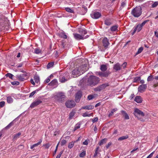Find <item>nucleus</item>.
Wrapping results in <instances>:
<instances>
[{"mask_svg":"<svg viewBox=\"0 0 158 158\" xmlns=\"http://www.w3.org/2000/svg\"><path fill=\"white\" fill-rule=\"evenodd\" d=\"M100 81V78L95 76H91L88 78L87 84L89 86L93 87L98 84Z\"/></svg>","mask_w":158,"mask_h":158,"instance_id":"obj_1","label":"nucleus"},{"mask_svg":"<svg viewBox=\"0 0 158 158\" xmlns=\"http://www.w3.org/2000/svg\"><path fill=\"white\" fill-rule=\"evenodd\" d=\"M10 26L9 20L7 18L3 17L0 18V30H8Z\"/></svg>","mask_w":158,"mask_h":158,"instance_id":"obj_2","label":"nucleus"},{"mask_svg":"<svg viewBox=\"0 0 158 158\" xmlns=\"http://www.w3.org/2000/svg\"><path fill=\"white\" fill-rule=\"evenodd\" d=\"M134 114L139 120L143 122L145 121L144 117L145 115L144 114L138 109H135L134 112Z\"/></svg>","mask_w":158,"mask_h":158,"instance_id":"obj_3","label":"nucleus"},{"mask_svg":"<svg viewBox=\"0 0 158 158\" xmlns=\"http://www.w3.org/2000/svg\"><path fill=\"white\" fill-rule=\"evenodd\" d=\"M142 9L140 6L135 7L131 11V14L135 17H139L142 14Z\"/></svg>","mask_w":158,"mask_h":158,"instance_id":"obj_4","label":"nucleus"},{"mask_svg":"<svg viewBox=\"0 0 158 158\" xmlns=\"http://www.w3.org/2000/svg\"><path fill=\"white\" fill-rule=\"evenodd\" d=\"M148 21L149 20H145L141 24H139L135 26L133 28V32L132 33V35H134L136 31L138 32H139L142 29L143 27Z\"/></svg>","mask_w":158,"mask_h":158,"instance_id":"obj_5","label":"nucleus"},{"mask_svg":"<svg viewBox=\"0 0 158 158\" xmlns=\"http://www.w3.org/2000/svg\"><path fill=\"white\" fill-rule=\"evenodd\" d=\"M55 98L59 102H62L64 101L65 96L64 93L60 92L56 94Z\"/></svg>","mask_w":158,"mask_h":158,"instance_id":"obj_6","label":"nucleus"},{"mask_svg":"<svg viewBox=\"0 0 158 158\" xmlns=\"http://www.w3.org/2000/svg\"><path fill=\"white\" fill-rule=\"evenodd\" d=\"M109 86V83H106L94 88V90L96 92H100L102 90L104 89L106 87Z\"/></svg>","mask_w":158,"mask_h":158,"instance_id":"obj_7","label":"nucleus"},{"mask_svg":"<svg viewBox=\"0 0 158 158\" xmlns=\"http://www.w3.org/2000/svg\"><path fill=\"white\" fill-rule=\"evenodd\" d=\"M78 68L80 73V74H81L87 71L89 69L87 64H83L79 66Z\"/></svg>","mask_w":158,"mask_h":158,"instance_id":"obj_8","label":"nucleus"},{"mask_svg":"<svg viewBox=\"0 0 158 158\" xmlns=\"http://www.w3.org/2000/svg\"><path fill=\"white\" fill-rule=\"evenodd\" d=\"M76 103L73 100H68L65 103L66 107L68 108H72L75 106Z\"/></svg>","mask_w":158,"mask_h":158,"instance_id":"obj_9","label":"nucleus"},{"mask_svg":"<svg viewBox=\"0 0 158 158\" xmlns=\"http://www.w3.org/2000/svg\"><path fill=\"white\" fill-rule=\"evenodd\" d=\"M69 75L68 73L63 74V75H60L59 77V79L60 82H64L67 80V78Z\"/></svg>","mask_w":158,"mask_h":158,"instance_id":"obj_10","label":"nucleus"},{"mask_svg":"<svg viewBox=\"0 0 158 158\" xmlns=\"http://www.w3.org/2000/svg\"><path fill=\"white\" fill-rule=\"evenodd\" d=\"M91 17L94 19H98L101 16L100 13L97 11H93L90 14Z\"/></svg>","mask_w":158,"mask_h":158,"instance_id":"obj_11","label":"nucleus"},{"mask_svg":"<svg viewBox=\"0 0 158 158\" xmlns=\"http://www.w3.org/2000/svg\"><path fill=\"white\" fill-rule=\"evenodd\" d=\"M73 35L74 38L77 40H84L85 39L87 38L88 37L87 35L84 37V35H81L77 33H73Z\"/></svg>","mask_w":158,"mask_h":158,"instance_id":"obj_12","label":"nucleus"},{"mask_svg":"<svg viewBox=\"0 0 158 158\" xmlns=\"http://www.w3.org/2000/svg\"><path fill=\"white\" fill-rule=\"evenodd\" d=\"M17 78L18 80L21 81H23L25 80L27 78V73L26 72H24V74L17 76Z\"/></svg>","mask_w":158,"mask_h":158,"instance_id":"obj_13","label":"nucleus"},{"mask_svg":"<svg viewBox=\"0 0 158 158\" xmlns=\"http://www.w3.org/2000/svg\"><path fill=\"white\" fill-rule=\"evenodd\" d=\"M147 88L146 84H142L139 85L138 88V91L140 93L144 92Z\"/></svg>","mask_w":158,"mask_h":158,"instance_id":"obj_14","label":"nucleus"},{"mask_svg":"<svg viewBox=\"0 0 158 158\" xmlns=\"http://www.w3.org/2000/svg\"><path fill=\"white\" fill-rule=\"evenodd\" d=\"M42 102V101L40 100L37 99L33 102L31 105L30 107L31 108H34L40 104Z\"/></svg>","mask_w":158,"mask_h":158,"instance_id":"obj_15","label":"nucleus"},{"mask_svg":"<svg viewBox=\"0 0 158 158\" xmlns=\"http://www.w3.org/2000/svg\"><path fill=\"white\" fill-rule=\"evenodd\" d=\"M102 44L103 46L105 49L107 48L108 46L110 44L108 40L106 37L103 39Z\"/></svg>","mask_w":158,"mask_h":158,"instance_id":"obj_16","label":"nucleus"},{"mask_svg":"<svg viewBox=\"0 0 158 158\" xmlns=\"http://www.w3.org/2000/svg\"><path fill=\"white\" fill-rule=\"evenodd\" d=\"M82 96V94L80 92H77L75 97V101L76 102H78L79 101Z\"/></svg>","mask_w":158,"mask_h":158,"instance_id":"obj_17","label":"nucleus"},{"mask_svg":"<svg viewBox=\"0 0 158 158\" xmlns=\"http://www.w3.org/2000/svg\"><path fill=\"white\" fill-rule=\"evenodd\" d=\"M113 69L115 71H118L121 70V66L119 63H117L114 65Z\"/></svg>","mask_w":158,"mask_h":158,"instance_id":"obj_18","label":"nucleus"},{"mask_svg":"<svg viewBox=\"0 0 158 158\" xmlns=\"http://www.w3.org/2000/svg\"><path fill=\"white\" fill-rule=\"evenodd\" d=\"M80 73L79 71V70H78V68L74 69L72 71V74L74 75L78 76L81 75L80 74Z\"/></svg>","mask_w":158,"mask_h":158,"instance_id":"obj_19","label":"nucleus"},{"mask_svg":"<svg viewBox=\"0 0 158 158\" xmlns=\"http://www.w3.org/2000/svg\"><path fill=\"white\" fill-rule=\"evenodd\" d=\"M134 101L138 103H141L142 102L143 99L140 96H137L135 98Z\"/></svg>","mask_w":158,"mask_h":158,"instance_id":"obj_20","label":"nucleus"},{"mask_svg":"<svg viewBox=\"0 0 158 158\" xmlns=\"http://www.w3.org/2000/svg\"><path fill=\"white\" fill-rule=\"evenodd\" d=\"M104 23L107 26L110 25L112 23L111 19L109 18L106 19L105 20Z\"/></svg>","mask_w":158,"mask_h":158,"instance_id":"obj_21","label":"nucleus"},{"mask_svg":"<svg viewBox=\"0 0 158 158\" xmlns=\"http://www.w3.org/2000/svg\"><path fill=\"white\" fill-rule=\"evenodd\" d=\"M57 84L58 82L57 80L56 79H54L49 83L48 85L50 86H54L57 85Z\"/></svg>","mask_w":158,"mask_h":158,"instance_id":"obj_22","label":"nucleus"},{"mask_svg":"<svg viewBox=\"0 0 158 158\" xmlns=\"http://www.w3.org/2000/svg\"><path fill=\"white\" fill-rule=\"evenodd\" d=\"M107 66L106 65L102 64L100 66V69L102 72H105L107 69Z\"/></svg>","mask_w":158,"mask_h":158,"instance_id":"obj_23","label":"nucleus"},{"mask_svg":"<svg viewBox=\"0 0 158 158\" xmlns=\"http://www.w3.org/2000/svg\"><path fill=\"white\" fill-rule=\"evenodd\" d=\"M107 140V139L106 138L103 139L101 140L98 143V144L100 146H102L103 144L106 143Z\"/></svg>","mask_w":158,"mask_h":158,"instance_id":"obj_24","label":"nucleus"},{"mask_svg":"<svg viewBox=\"0 0 158 158\" xmlns=\"http://www.w3.org/2000/svg\"><path fill=\"white\" fill-rule=\"evenodd\" d=\"M7 101L9 103H12L14 101L13 97L11 96H8L7 97Z\"/></svg>","mask_w":158,"mask_h":158,"instance_id":"obj_25","label":"nucleus"},{"mask_svg":"<svg viewBox=\"0 0 158 158\" xmlns=\"http://www.w3.org/2000/svg\"><path fill=\"white\" fill-rule=\"evenodd\" d=\"M21 135V133L19 132L17 134H15L13 136V139L14 140H16L19 137L20 135Z\"/></svg>","mask_w":158,"mask_h":158,"instance_id":"obj_26","label":"nucleus"},{"mask_svg":"<svg viewBox=\"0 0 158 158\" xmlns=\"http://www.w3.org/2000/svg\"><path fill=\"white\" fill-rule=\"evenodd\" d=\"M94 108V106L91 105L86 106L82 108L84 109H86L88 110H92Z\"/></svg>","mask_w":158,"mask_h":158,"instance_id":"obj_27","label":"nucleus"},{"mask_svg":"<svg viewBox=\"0 0 158 158\" xmlns=\"http://www.w3.org/2000/svg\"><path fill=\"white\" fill-rule=\"evenodd\" d=\"M42 142V140H40V141L38 143L34 144L32 145L31 146L30 148L31 149H32L34 147L38 146V145H40L41 143Z\"/></svg>","mask_w":158,"mask_h":158,"instance_id":"obj_28","label":"nucleus"},{"mask_svg":"<svg viewBox=\"0 0 158 158\" xmlns=\"http://www.w3.org/2000/svg\"><path fill=\"white\" fill-rule=\"evenodd\" d=\"M129 137V136L128 135H126L125 136H122V137H119L118 139V140L119 141H122L124 139H127Z\"/></svg>","mask_w":158,"mask_h":158,"instance_id":"obj_29","label":"nucleus"},{"mask_svg":"<svg viewBox=\"0 0 158 158\" xmlns=\"http://www.w3.org/2000/svg\"><path fill=\"white\" fill-rule=\"evenodd\" d=\"M79 32L81 33V35H84V36L87 33V31L86 30L81 29L79 30Z\"/></svg>","mask_w":158,"mask_h":158,"instance_id":"obj_30","label":"nucleus"},{"mask_svg":"<svg viewBox=\"0 0 158 158\" xmlns=\"http://www.w3.org/2000/svg\"><path fill=\"white\" fill-rule=\"evenodd\" d=\"M118 28V26L117 25H114L111 27L110 28V29L111 31H114L117 30Z\"/></svg>","mask_w":158,"mask_h":158,"instance_id":"obj_31","label":"nucleus"},{"mask_svg":"<svg viewBox=\"0 0 158 158\" xmlns=\"http://www.w3.org/2000/svg\"><path fill=\"white\" fill-rule=\"evenodd\" d=\"M34 80L35 81V82L36 83H38L40 81V78L39 77L37 76H35L34 77Z\"/></svg>","mask_w":158,"mask_h":158,"instance_id":"obj_32","label":"nucleus"},{"mask_svg":"<svg viewBox=\"0 0 158 158\" xmlns=\"http://www.w3.org/2000/svg\"><path fill=\"white\" fill-rule=\"evenodd\" d=\"M96 96V95L95 94L89 95L88 96L87 98L89 100H90L95 98Z\"/></svg>","mask_w":158,"mask_h":158,"instance_id":"obj_33","label":"nucleus"},{"mask_svg":"<svg viewBox=\"0 0 158 158\" xmlns=\"http://www.w3.org/2000/svg\"><path fill=\"white\" fill-rule=\"evenodd\" d=\"M93 113L88 114V112H85L83 113L82 116L83 117H90L92 116Z\"/></svg>","mask_w":158,"mask_h":158,"instance_id":"obj_34","label":"nucleus"},{"mask_svg":"<svg viewBox=\"0 0 158 158\" xmlns=\"http://www.w3.org/2000/svg\"><path fill=\"white\" fill-rule=\"evenodd\" d=\"M110 73V72L108 71H106L105 72H103L102 77H107Z\"/></svg>","mask_w":158,"mask_h":158,"instance_id":"obj_35","label":"nucleus"},{"mask_svg":"<svg viewBox=\"0 0 158 158\" xmlns=\"http://www.w3.org/2000/svg\"><path fill=\"white\" fill-rule=\"evenodd\" d=\"M122 113L124 114V118L125 119H129V117L127 114L126 112L125 111H123Z\"/></svg>","mask_w":158,"mask_h":158,"instance_id":"obj_36","label":"nucleus"},{"mask_svg":"<svg viewBox=\"0 0 158 158\" xmlns=\"http://www.w3.org/2000/svg\"><path fill=\"white\" fill-rule=\"evenodd\" d=\"M143 47H142L139 48L138 49L137 52L136 53L135 55H138V54L141 53L143 51Z\"/></svg>","mask_w":158,"mask_h":158,"instance_id":"obj_37","label":"nucleus"},{"mask_svg":"<svg viewBox=\"0 0 158 158\" xmlns=\"http://www.w3.org/2000/svg\"><path fill=\"white\" fill-rule=\"evenodd\" d=\"M66 44V42L64 41H62L61 42L60 46L61 48H64Z\"/></svg>","mask_w":158,"mask_h":158,"instance_id":"obj_38","label":"nucleus"},{"mask_svg":"<svg viewBox=\"0 0 158 158\" xmlns=\"http://www.w3.org/2000/svg\"><path fill=\"white\" fill-rule=\"evenodd\" d=\"M141 79V77H136L134 79V82H137L138 81H140Z\"/></svg>","mask_w":158,"mask_h":158,"instance_id":"obj_39","label":"nucleus"},{"mask_svg":"<svg viewBox=\"0 0 158 158\" xmlns=\"http://www.w3.org/2000/svg\"><path fill=\"white\" fill-rule=\"evenodd\" d=\"M75 114V112L73 111L71 112L69 114V118L70 119H71L72 118L74 115Z\"/></svg>","mask_w":158,"mask_h":158,"instance_id":"obj_40","label":"nucleus"},{"mask_svg":"<svg viewBox=\"0 0 158 158\" xmlns=\"http://www.w3.org/2000/svg\"><path fill=\"white\" fill-rule=\"evenodd\" d=\"M61 37L66 39L67 38V36L65 33H61L60 35Z\"/></svg>","mask_w":158,"mask_h":158,"instance_id":"obj_41","label":"nucleus"},{"mask_svg":"<svg viewBox=\"0 0 158 158\" xmlns=\"http://www.w3.org/2000/svg\"><path fill=\"white\" fill-rule=\"evenodd\" d=\"M54 65V63L53 62H50L49 63H48V65H47V68H50L52 66H53Z\"/></svg>","mask_w":158,"mask_h":158,"instance_id":"obj_42","label":"nucleus"},{"mask_svg":"<svg viewBox=\"0 0 158 158\" xmlns=\"http://www.w3.org/2000/svg\"><path fill=\"white\" fill-rule=\"evenodd\" d=\"M74 143L73 142L69 143L68 146V148H71L74 146Z\"/></svg>","mask_w":158,"mask_h":158,"instance_id":"obj_43","label":"nucleus"},{"mask_svg":"<svg viewBox=\"0 0 158 158\" xmlns=\"http://www.w3.org/2000/svg\"><path fill=\"white\" fill-rule=\"evenodd\" d=\"M66 10L68 12L70 13H73V10L71 9L69 7H66L65 8Z\"/></svg>","mask_w":158,"mask_h":158,"instance_id":"obj_44","label":"nucleus"},{"mask_svg":"<svg viewBox=\"0 0 158 158\" xmlns=\"http://www.w3.org/2000/svg\"><path fill=\"white\" fill-rule=\"evenodd\" d=\"M13 125V123L12 122L10 123L7 126L5 127V128L6 129H9Z\"/></svg>","mask_w":158,"mask_h":158,"instance_id":"obj_45","label":"nucleus"},{"mask_svg":"<svg viewBox=\"0 0 158 158\" xmlns=\"http://www.w3.org/2000/svg\"><path fill=\"white\" fill-rule=\"evenodd\" d=\"M86 152L85 151H83L82 152H81L80 155L79 156L80 157H84L85 155Z\"/></svg>","mask_w":158,"mask_h":158,"instance_id":"obj_46","label":"nucleus"},{"mask_svg":"<svg viewBox=\"0 0 158 158\" xmlns=\"http://www.w3.org/2000/svg\"><path fill=\"white\" fill-rule=\"evenodd\" d=\"M5 76L6 77H9V78H10V79H12V77L13 76V75L11 73H7L6 75Z\"/></svg>","mask_w":158,"mask_h":158,"instance_id":"obj_47","label":"nucleus"},{"mask_svg":"<svg viewBox=\"0 0 158 158\" xmlns=\"http://www.w3.org/2000/svg\"><path fill=\"white\" fill-rule=\"evenodd\" d=\"M80 127V124L78 123L74 127V131H75L77 129L79 128Z\"/></svg>","mask_w":158,"mask_h":158,"instance_id":"obj_48","label":"nucleus"},{"mask_svg":"<svg viewBox=\"0 0 158 158\" xmlns=\"http://www.w3.org/2000/svg\"><path fill=\"white\" fill-rule=\"evenodd\" d=\"M116 111V110H115V109H113L110 112V113L109 114V115H108L109 117H110V116H112V115H113L114 114V112Z\"/></svg>","mask_w":158,"mask_h":158,"instance_id":"obj_49","label":"nucleus"},{"mask_svg":"<svg viewBox=\"0 0 158 158\" xmlns=\"http://www.w3.org/2000/svg\"><path fill=\"white\" fill-rule=\"evenodd\" d=\"M153 79H154V78L153 77V76L150 75V76H149L148 77V79H147V81H152Z\"/></svg>","mask_w":158,"mask_h":158,"instance_id":"obj_50","label":"nucleus"},{"mask_svg":"<svg viewBox=\"0 0 158 158\" xmlns=\"http://www.w3.org/2000/svg\"><path fill=\"white\" fill-rule=\"evenodd\" d=\"M38 91V90H36L32 92L30 94L29 97H32L36 93V92Z\"/></svg>","mask_w":158,"mask_h":158,"instance_id":"obj_51","label":"nucleus"},{"mask_svg":"<svg viewBox=\"0 0 158 158\" xmlns=\"http://www.w3.org/2000/svg\"><path fill=\"white\" fill-rule=\"evenodd\" d=\"M41 51L40 50V49L38 48H36L35 49V53L36 54H39V53H40V52Z\"/></svg>","mask_w":158,"mask_h":158,"instance_id":"obj_52","label":"nucleus"},{"mask_svg":"<svg viewBox=\"0 0 158 158\" xmlns=\"http://www.w3.org/2000/svg\"><path fill=\"white\" fill-rule=\"evenodd\" d=\"M19 82L18 81H15L11 82L12 85H18L19 84Z\"/></svg>","mask_w":158,"mask_h":158,"instance_id":"obj_53","label":"nucleus"},{"mask_svg":"<svg viewBox=\"0 0 158 158\" xmlns=\"http://www.w3.org/2000/svg\"><path fill=\"white\" fill-rule=\"evenodd\" d=\"M158 5V2H155L152 5V7H155Z\"/></svg>","mask_w":158,"mask_h":158,"instance_id":"obj_54","label":"nucleus"},{"mask_svg":"<svg viewBox=\"0 0 158 158\" xmlns=\"http://www.w3.org/2000/svg\"><path fill=\"white\" fill-rule=\"evenodd\" d=\"M5 105V102L4 101H1L0 102V107H3Z\"/></svg>","mask_w":158,"mask_h":158,"instance_id":"obj_55","label":"nucleus"},{"mask_svg":"<svg viewBox=\"0 0 158 158\" xmlns=\"http://www.w3.org/2000/svg\"><path fill=\"white\" fill-rule=\"evenodd\" d=\"M63 151H61L60 153L57 155L56 158H60L61 156V155L63 153Z\"/></svg>","mask_w":158,"mask_h":158,"instance_id":"obj_56","label":"nucleus"},{"mask_svg":"<svg viewBox=\"0 0 158 158\" xmlns=\"http://www.w3.org/2000/svg\"><path fill=\"white\" fill-rule=\"evenodd\" d=\"M66 143V140L63 139L61 141V146H63L65 145Z\"/></svg>","mask_w":158,"mask_h":158,"instance_id":"obj_57","label":"nucleus"},{"mask_svg":"<svg viewBox=\"0 0 158 158\" xmlns=\"http://www.w3.org/2000/svg\"><path fill=\"white\" fill-rule=\"evenodd\" d=\"M44 146H45V148L48 149L50 147V144H49V143H48L44 145Z\"/></svg>","mask_w":158,"mask_h":158,"instance_id":"obj_58","label":"nucleus"},{"mask_svg":"<svg viewBox=\"0 0 158 158\" xmlns=\"http://www.w3.org/2000/svg\"><path fill=\"white\" fill-rule=\"evenodd\" d=\"M127 65V63L126 62H124L122 65L121 66H122L123 69H125L126 68Z\"/></svg>","mask_w":158,"mask_h":158,"instance_id":"obj_59","label":"nucleus"},{"mask_svg":"<svg viewBox=\"0 0 158 158\" xmlns=\"http://www.w3.org/2000/svg\"><path fill=\"white\" fill-rule=\"evenodd\" d=\"M98 117H96L94 118V119H92V121L93 122V123H94L98 121Z\"/></svg>","mask_w":158,"mask_h":158,"instance_id":"obj_60","label":"nucleus"},{"mask_svg":"<svg viewBox=\"0 0 158 158\" xmlns=\"http://www.w3.org/2000/svg\"><path fill=\"white\" fill-rule=\"evenodd\" d=\"M111 145V143L109 142L106 145V149H107Z\"/></svg>","mask_w":158,"mask_h":158,"instance_id":"obj_61","label":"nucleus"},{"mask_svg":"<svg viewBox=\"0 0 158 158\" xmlns=\"http://www.w3.org/2000/svg\"><path fill=\"white\" fill-rule=\"evenodd\" d=\"M154 153V151L152 152L147 157V158H151L152 156Z\"/></svg>","mask_w":158,"mask_h":158,"instance_id":"obj_62","label":"nucleus"},{"mask_svg":"<svg viewBox=\"0 0 158 158\" xmlns=\"http://www.w3.org/2000/svg\"><path fill=\"white\" fill-rule=\"evenodd\" d=\"M50 81V79L48 77L47 79H46L44 81V82L45 83H48Z\"/></svg>","mask_w":158,"mask_h":158,"instance_id":"obj_63","label":"nucleus"},{"mask_svg":"<svg viewBox=\"0 0 158 158\" xmlns=\"http://www.w3.org/2000/svg\"><path fill=\"white\" fill-rule=\"evenodd\" d=\"M158 86V82H156L153 85V87L156 88Z\"/></svg>","mask_w":158,"mask_h":158,"instance_id":"obj_64","label":"nucleus"}]
</instances>
